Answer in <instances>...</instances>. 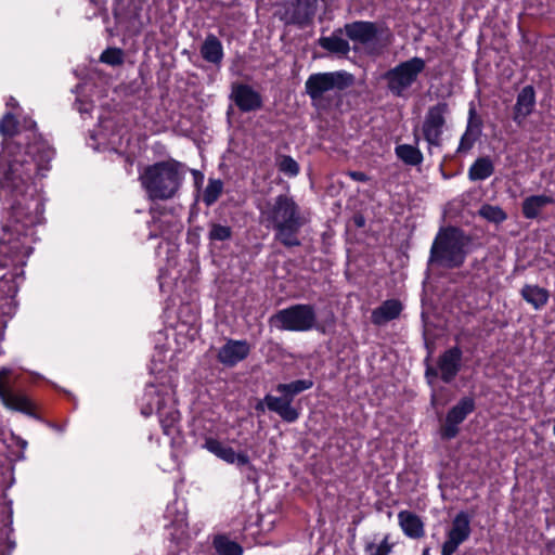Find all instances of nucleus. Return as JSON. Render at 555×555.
<instances>
[{
	"label": "nucleus",
	"instance_id": "1",
	"mask_svg": "<svg viewBox=\"0 0 555 555\" xmlns=\"http://www.w3.org/2000/svg\"><path fill=\"white\" fill-rule=\"evenodd\" d=\"M26 128L28 134L22 138L13 112L5 113L0 121V133L5 138L0 153V199L9 210L0 240V266L12 268L0 279V293L9 298L17 294L31 253L26 238L43 220V197L34 177H44L54 156L51 145L36 133V124L29 121Z\"/></svg>",
	"mask_w": 555,
	"mask_h": 555
},
{
	"label": "nucleus",
	"instance_id": "2",
	"mask_svg": "<svg viewBox=\"0 0 555 555\" xmlns=\"http://www.w3.org/2000/svg\"><path fill=\"white\" fill-rule=\"evenodd\" d=\"M261 221L275 231L274 237L286 247L299 246L298 233L306 223L300 207L287 194H280L260 208Z\"/></svg>",
	"mask_w": 555,
	"mask_h": 555
},
{
	"label": "nucleus",
	"instance_id": "3",
	"mask_svg": "<svg viewBox=\"0 0 555 555\" xmlns=\"http://www.w3.org/2000/svg\"><path fill=\"white\" fill-rule=\"evenodd\" d=\"M184 166L176 160L159 162L146 167L140 181L151 199H170L184 179Z\"/></svg>",
	"mask_w": 555,
	"mask_h": 555
},
{
	"label": "nucleus",
	"instance_id": "4",
	"mask_svg": "<svg viewBox=\"0 0 555 555\" xmlns=\"http://www.w3.org/2000/svg\"><path fill=\"white\" fill-rule=\"evenodd\" d=\"M142 400L141 413L149 416L156 410L164 435L169 437L172 443H178L180 413L176 408L171 388L166 386L158 388L154 384H149Z\"/></svg>",
	"mask_w": 555,
	"mask_h": 555
},
{
	"label": "nucleus",
	"instance_id": "5",
	"mask_svg": "<svg viewBox=\"0 0 555 555\" xmlns=\"http://www.w3.org/2000/svg\"><path fill=\"white\" fill-rule=\"evenodd\" d=\"M353 83V76L345 70L318 73L308 77L306 92L318 109H328L336 104L341 91Z\"/></svg>",
	"mask_w": 555,
	"mask_h": 555
},
{
	"label": "nucleus",
	"instance_id": "6",
	"mask_svg": "<svg viewBox=\"0 0 555 555\" xmlns=\"http://www.w3.org/2000/svg\"><path fill=\"white\" fill-rule=\"evenodd\" d=\"M465 237L455 228L441 230L431 246L429 260L446 268L460 267L466 257Z\"/></svg>",
	"mask_w": 555,
	"mask_h": 555
},
{
	"label": "nucleus",
	"instance_id": "7",
	"mask_svg": "<svg viewBox=\"0 0 555 555\" xmlns=\"http://www.w3.org/2000/svg\"><path fill=\"white\" fill-rule=\"evenodd\" d=\"M425 67V61L417 56L396 65L384 75L388 90L395 96L406 98L410 88L417 81Z\"/></svg>",
	"mask_w": 555,
	"mask_h": 555
},
{
	"label": "nucleus",
	"instance_id": "8",
	"mask_svg": "<svg viewBox=\"0 0 555 555\" xmlns=\"http://www.w3.org/2000/svg\"><path fill=\"white\" fill-rule=\"evenodd\" d=\"M283 331L307 332L317 327V313L311 305H294L278 311L271 319Z\"/></svg>",
	"mask_w": 555,
	"mask_h": 555
},
{
	"label": "nucleus",
	"instance_id": "9",
	"mask_svg": "<svg viewBox=\"0 0 555 555\" xmlns=\"http://www.w3.org/2000/svg\"><path fill=\"white\" fill-rule=\"evenodd\" d=\"M449 113V105L446 102H439L428 108L422 131L429 149L441 146L446 117Z\"/></svg>",
	"mask_w": 555,
	"mask_h": 555
},
{
	"label": "nucleus",
	"instance_id": "10",
	"mask_svg": "<svg viewBox=\"0 0 555 555\" xmlns=\"http://www.w3.org/2000/svg\"><path fill=\"white\" fill-rule=\"evenodd\" d=\"M462 350L459 347H452L446 350L437 361V365L426 369V377L429 383L431 378L440 377L444 383L452 382L461 370Z\"/></svg>",
	"mask_w": 555,
	"mask_h": 555
},
{
	"label": "nucleus",
	"instance_id": "11",
	"mask_svg": "<svg viewBox=\"0 0 555 555\" xmlns=\"http://www.w3.org/2000/svg\"><path fill=\"white\" fill-rule=\"evenodd\" d=\"M470 517L465 512H460L453 518L450 528L446 533V541L441 547V555L454 554L459 546L470 537Z\"/></svg>",
	"mask_w": 555,
	"mask_h": 555
},
{
	"label": "nucleus",
	"instance_id": "12",
	"mask_svg": "<svg viewBox=\"0 0 555 555\" xmlns=\"http://www.w3.org/2000/svg\"><path fill=\"white\" fill-rule=\"evenodd\" d=\"M12 370L3 366L0 369V400L5 408L25 413L27 415H34V403L31 400L23 395L16 393L7 387V378L11 375Z\"/></svg>",
	"mask_w": 555,
	"mask_h": 555
},
{
	"label": "nucleus",
	"instance_id": "13",
	"mask_svg": "<svg viewBox=\"0 0 555 555\" xmlns=\"http://www.w3.org/2000/svg\"><path fill=\"white\" fill-rule=\"evenodd\" d=\"M476 403L473 397L462 398L447 414L441 429L443 438L452 439L459 433V425L475 410Z\"/></svg>",
	"mask_w": 555,
	"mask_h": 555
},
{
	"label": "nucleus",
	"instance_id": "14",
	"mask_svg": "<svg viewBox=\"0 0 555 555\" xmlns=\"http://www.w3.org/2000/svg\"><path fill=\"white\" fill-rule=\"evenodd\" d=\"M250 346L246 340L229 339L218 351L217 358L225 366H234L247 358Z\"/></svg>",
	"mask_w": 555,
	"mask_h": 555
},
{
	"label": "nucleus",
	"instance_id": "15",
	"mask_svg": "<svg viewBox=\"0 0 555 555\" xmlns=\"http://www.w3.org/2000/svg\"><path fill=\"white\" fill-rule=\"evenodd\" d=\"M535 103V91L532 86H526L518 92L513 109V120L517 126L521 127L526 118L533 113Z\"/></svg>",
	"mask_w": 555,
	"mask_h": 555
},
{
	"label": "nucleus",
	"instance_id": "16",
	"mask_svg": "<svg viewBox=\"0 0 555 555\" xmlns=\"http://www.w3.org/2000/svg\"><path fill=\"white\" fill-rule=\"evenodd\" d=\"M231 96L242 112L256 111L262 105L261 95L248 85L234 86Z\"/></svg>",
	"mask_w": 555,
	"mask_h": 555
},
{
	"label": "nucleus",
	"instance_id": "17",
	"mask_svg": "<svg viewBox=\"0 0 555 555\" xmlns=\"http://www.w3.org/2000/svg\"><path fill=\"white\" fill-rule=\"evenodd\" d=\"M264 402L267 409L276 413L284 422L294 423L299 417L298 410L292 405L293 401L285 395L280 397L266 395Z\"/></svg>",
	"mask_w": 555,
	"mask_h": 555
},
{
	"label": "nucleus",
	"instance_id": "18",
	"mask_svg": "<svg viewBox=\"0 0 555 555\" xmlns=\"http://www.w3.org/2000/svg\"><path fill=\"white\" fill-rule=\"evenodd\" d=\"M481 134V120L477 117L475 107L468 112V120L465 132L462 134L457 146V154L468 153Z\"/></svg>",
	"mask_w": 555,
	"mask_h": 555
},
{
	"label": "nucleus",
	"instance_id": "19",
	"mask_svg": "<svg viewBox=\"0 0 555 555\" xmlns=\"http://www.w3.org/2000/svg\"><path fill=\"white\" fill-rule=\"evenodd\" d=\"M315 0H295L285 13L286 23L305 25L315 11Z\"/></svg>",
	"mask_w": 555,
	"mask_h": 555
},
{
	"label": "nucleus",
	"instance_id": "20",
	"mask_svg": "<svg viewBox=\"0 0 555 555\" xmlns=\"http://www.w3.org/2000/svg\"><path fill=\"white\" fill-rule=\"evenodd\" d=\"M347 37L360 43H367L375 39L377 28L372 22L358 21L345 25Z\"/></svg>",
	"mask_w": 555,
	"mask_h": 555
},
{
	"label": "nucleus",
	"instance_id": "21",
	"mask_svg": "<svg viewBox=\"0 0 555 555\" xmlns=\"http://www.w3.org/2000/svg\"><path fill=\"white\" fill-rule=\"evenodd\" d=\"M402 311V305L397 299H388L372 311L371 320L375 325H384L397 319Z\"/></svg>",
	"mask_w": 555,
	"mask_h": 555
},
{
	"label": "nucleus",
	"instance_id": "22",
	"mask_svg": "<svg viewBox=\"0 0 555 555\" xmlns=\"http://www.w3.org/2000/svg\"><path fill=\"white\" fill-rule=\"evenodd\" d=\"M399 525L405 535L412 539L422 538L425 533L422 519L412 512L401 511L398 514Z\"/></svg>",
	"mask_w": 555,
	"mask_h": 555
},
{
	"label": "nucleus",
	"instance_id": "23",
	"mask_svg": "<svg viewBox=\"0 0 555 555\" xmlns=\"http://www.w3.org/2000/svg\"><path fill=\"white\" fill-rule=\"evenodd\" d=\"M555 202L551 195H531L524 199L521 205L522 215L527 219H535L547 205Z\"/></svg>",
	"mask_w": 555,
	"mask_h": 555
},
{
	"label": "nucleus",
	"instance_id": "24",
	"mask_svg": "<svg viewBox=\"0 0 555 555\" xmlns=\"http://www.w3.org/2000/svg\"><path fill=\"white\" fill-rule=\"evenodd\" d=\"M201 55L206 62L219 65L224 56L221 41L212 34L207 35L201 47Z\"/></svg>",
	"mask_w": 555,
	"mask_h": 555
},
{
	"label": "nucleus",
	"instance_id": "25",
	"mask_svg": "<svg viewBox=\"0 0 555 555\" xmlns=\"http://www.w3.org/2000/svg\"><path fill=\"white\" fill-rule=\"evenodd\" d=\"M522 298L534 309H541L548 301V292L538 285H525L521 289Z\"/></svg>",
	"mask_w": 555,
	"mask_h": 555
},
{
	"label": "nucleus",
	"instance_id": "26",
	"mask_svg": "<svg viewBox=\"0 0 555 555\" xmlns=\"http://www.w3.org/2000/svg\"><path fill=\"white\" fill-rule=\"evenodd\" d=\"M494 171L493 164L488 157H480L469 167L468 178L472 181L488 179Z\"/></svg>",
	"mask_w": 555,
	"mask_h": 555
},
{
	"label": "nucleus",
	"instance_id": "27",
	"mask_svg": "<svg viewBox=\"0 0 555 555\" xmlns=\"http://www.w3.org/2000/svg\"><path fill=\"white\" fill-rule=\"evenodd\" d=\"M212 545L218 555H243V547L225 534H217Z\"/></svg>",
	"mask_w": 555,
	"mask_h": 555
},
{
	"label": "nucleus",
	"instance_id": "28",
	"mask_svg": "<svg viewBox=\"0 0 555 555\" xmlns=\"http://www.w3.org/2000/svg\"><path fill=\"white\" fill-rule=\"evenodd\" d=\"M312 386L313 382L311 379H297L288 384H279L276 385L275 390L280 395L287 396L293 401L295 396L310 389Z\"/></svg>",
	"mask_w": 555,
	"mask_h": 555
},
{
	"label": "nucleus",
	"instance_id": "29",
	"mask_svg": "<svg viewBox=\"0 0 555 555\" xmlns=\"http://www.w3.org/2000/svg\"><path fill=\"white\" fill-rule=\"evenodd\" d=\"M396 155L405 164L411 166L420 165L423 162L421 151L410 144H401L396 147Z\"/></svg>",
	"mask_w": 555,
	"mask_h": 555
},
{
	"label": "nucleus",
	"instance_id": "30",
	"mask_svg": "<svg viewBox=\"0 0 555 555\" xmlns=\"http://www.w3.org/2000/svg\"><path fill=\"white\" fill-rule=\"evenodd\" d=\"M478 214L488 222L494 224H501L507 219V214L496 205L483 204Z\"/></svg>",
	"mask_w": 555,
	"mask_h": 555
},
{
	"label": "nucleus",
	"instance_id": "31",
	"mask_svg": "<svg viewBox=\"0 0 555 555\" xmlns=\"http://www.w3.org/2000/svg\"><path fill=\"white\" fill-rule=\"evenodd\" d=\"M320 46L330 52L344 55L350 50L348 41L337 36L322 37Z\"/></svg>",
	"mask_w": 555,
	"mask_h": 555
},
{
	"label": "nucleus",
	"instance_id": "32",
	"mask_svg": "<svg viewBox=\"0 0 555 555\" xmlns=\"http://www.w3.org/2000/svg\"><path fill=\"white\" fill-rule=\"evenodd\" d=\"M114 119L105 117L100 119L99 129L91 133V139L101 140L102 143L108 141L112 142L111 137L114 135Z\"/></svg>",
	"mask_w": 555,
	"mask_h": 555
},
{
	"label": "nucleus",
	"instance_id": "33",
	"mask_svg": "<svg viewBox=\"0 0 555 555\" xmlns=\"http://www.w3.org/2000/svg\"><path fill=\"white\" fill-rule=\"evenodd\" d=\"M223 190V183L219 179H210L203 193V202L210 206L217 202Z\"/></svg>",
	"mask_w": 555,
	"mask_h": 555
},
{
	"label": "nucleus",
	"instance_id": "34",
	"mask_svg": "<svg viewBox=\"0 0 555 555\" xmlns=\"http://www.w3.org/2000/svg\"><path fill=\"white\" fill-rule=\"evenodd\" d=\"M220 460L228 464H236L237 466H246L249 464V456L245 452H235L231 447H227L222 452Z\"/></svg>",
	"mask_w": 555,
	"mask_h": 555
},
{
	"label": "nucleus",
	"instance_id": "35",
	"mask_svg": "<svg viewBox=\"0 0 555 555\" xmlns=\"http://www.w3.org/2000/svg\"><path fill=\"white\" fill-rule=\"evenodd\" d=\"M100 61L112 66L120 65L124 63V53L117 48L106 49L102 52Z\"/></svg>",
	"mask_w": 555,
	"mask_h": 555
},
{
	"label": "nucleus",
	"instance_id": "36",
	"mask_svg": "<svg viewBox=\"0 0 555 555\" xmlns=\"http://www.w3.org/2000/svg\"><path fill=\"white\" fill-rule=\"evenodd\" d=\"M279 170L288 177H296L299 173V165L291 156H282L278 163Z\"/></svg>",
	"mask_w": 555,
	"mask_h": 555
},
{
	"label": "nucleus",
	"instance_id": "37",
	"mask_svg": "<svg viewBox=\"0 0 555 555\" xmlns=\"http://www.w3.org/2000/svg\"><path fill=\"white\" fill-rule=\"evenodd\" d=\"M232 230L228 225L212 224L209 231V238L212 241H225L231 237Z\"/></svg>",
	"mask_w": 555,
	"mask_h": 555
},
{
	"label": "nucleus",
	"instance_id": "38",
	"mask_svg": "<svg viewBox=\"0 0 555 555\" xmlns=\"http://www.w3.org/2000/svg\"><path fill=\"white\" fill-rule=\"evenodd\" d=\"M390 550L391 546L388 542V535H386L380 543H370L366 546V552L370 555H388Z\"/></svg>",
	"mask_w": 555,
	"mask_h": 555
},
{
	"label": "nucleus",
	"instance_id": "39",
	"mask_svg": "<svg viewBox=\"0 0 555 555\" xmlns=\"http://www.w3.org/2000/svg\"><path fill=\"white\" fill-rule=\"evenodd\" d=\"M228 446L223 444L221 441L212 437L206 438L203 444L204 449H206L208 452L212 453L217 457L221 456L222 452Z\"/></svg>",
	"mask_w": 555,
	"mask_h": 555
},
{
	"label": "nucleus",
	"instance_id": "40",
	"mask_svg": "<svg viewBox=\"0 0 555 555\" xmlns=\"http://www.w3.org/2000/svg\"><path fill=\"white\" fill-rule=\"evenodd\" d=\"M76 105H77V109L81 116H83L85 114H89L93 108L91 103L82 102L80 100L76 103Z\"/></svg>",
	"mask_w": 555,
	"mask_h": 555
},
{
	"label": "nucleus",
	"instance_id": "41",
	"mask_svg": "<svg viewBox=\"0 0 555 555\" xmlns=\"http://www.w3.org/2000/svg\"><path fill=\"white\" fill-rule=\"evenodd\" d=\"M348 175L352 180L358 182L369 181V177L362 171H350Z\"/></svg>",
	"mask_w": 555,
	"mask_h": 555
},
{
	"label": "nucleus",
	"instance_id": "42",
	"mask_svg": "<svg viewBox=\"0 0 555 555\" xmlns=\"http://www.w3.org/2000/svg\"><path fill=\"white\" fill-rule=\"evenodd\" d=\"M255 409H256V411H258L260 413H263L266 411L267 405L264 402V398L256 404Z\"/></svg>",
	"mask_w": 555,
	"mask_h": 555
},
{
	"label": "nucleus",
	"instance_id": "43",
	"mask_svg": "<svg viewBox=\"0 0 555 555\" xmlns=\"http://www.w3.org/2000/svg\"><path fill=\"white\" fill-rule=\"evenodd\" d=\"M184 521H185V517L183 514H180V516L176 520H173V522H177V525L180 528H182L185 525Z\"/></svg>",
	"mask_w": 555,
	"mask_h": 555
},
{
	"label": "nucleus",
	"instance_id": "44",
	"mask_svg": "<svg viewBox=\"0 0 555 555\" xmlns=\"http://www.w3.org/2000/svg\"><path fill=\"white\" fill-rule=\"evenodd\" d=\"M7 106L8 107H12V108H16L18 106V104H17L15 99L10 98L9 101L7 102Z\"/></svg>",
	"mask_w": 555,
	"mask_h": 555
},
{
	"label": "nucleus",
	"instance_id": "45",
	"mask_svg": "<svg viewBox=\"0 0 555 555\" xmlns=\"http://www.w3.org/2000/svg\"><path fill=\"white\" fill-rule=\"evenodd\" d=\"M354 222H356V224H357L358 227H363V225H364V219H363V217H361V216H360V217H356V218H354Z\"/></svg>",
	"mask_w": 555,
	"mask_h": 555
},
{
	"label": "nucleus",
	"instance_id": "46",
	"mask_svg": "<svg viewBox=\"0 0 555 555\" xmlns=\"http://www.w3.org/2000/svg\"><path fill=\"white\" fill-rule=\"evenodd\" d=\"M160 372L162 370L160 369H157L156 365L152 366L151 367V373H155V372Z\"/></svg>",
	"mask_w": 555,
	"mask_h": 555
},
{
	"label": "nucleus",
	"instance_id": "47",
	"mask_svg": "<svg viewBox=\"0 0 555 555\" xmlns=\"http://www.w3.org/2000/svg\"><path fill=\"white\" fill-rule=\"evenodd\" d=\"M195 322H196V314H193V315H192V321H191V323L193 324V323H195Z\"/></svg>",
	"mask_w": 555,
	"mask_h": 555
},
{
	"label": "nucleus",
	"instance_id": "48",
	"mask_svg": "<svg viewBox=\"0 0 555 555\" xmlns=\"http://www.w3.org/2000/svg\"><path fill=\"white\" fill-rule=\"evenodd\" d=\"M423 555H429V550H425Z\"/></svg>",
	"mask_w": 555,
	"mask_h": 555
},
{
	"label": "nucleus",
	"instance_id": "49",
	"mask_svg": "<svg viewBox=\"0 0 555 555\" xmlns=\"http://www.w3.org/2000/svg\"><path fill=\"white\" fill-rule=\"evenodd\" d=\"M170 511H171V507H170V506H168V507H167V515H169Z\"/></svg>",
	"mask_w": 555,
	"mask_h": 555
}]
</instances>
